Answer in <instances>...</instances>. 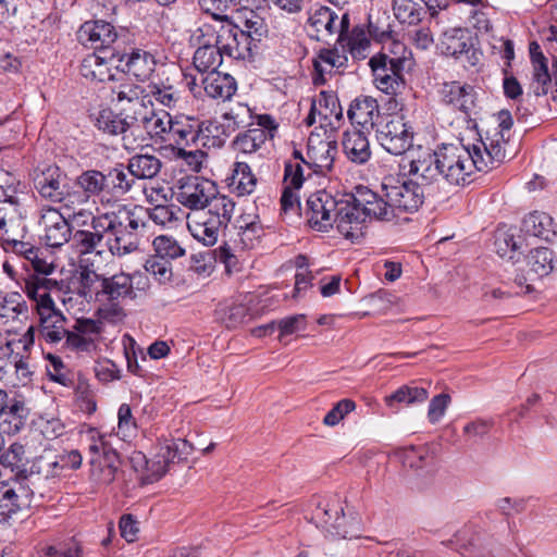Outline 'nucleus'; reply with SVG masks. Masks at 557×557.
I'll list each match as a JSON object with an SVG mask.
<instances>
[{
  "label": "nucleus",
  "mask_w": 557,
  "mask_h": 557,
  "mask_svg": "<svg viewBox=\"0 0 557 557\" xmlns=\"http://www.w3.org/2000/svg\"><path fill=\"white\" fill-rule=\"evenodd\" d=\"M496 122L497 125L471 147L460 143L437 147L443 180L450 185L465 186L472 182L476 172H487L506 160L509 154L512 116L509 111L502 110Z\"/></svg>",
  "instance_id": "1"
},
{
  "label": "nucleus",
  "mask_w": 557,
  "mask_h": 557,
  "mask_svg": "<svg viewBox=\"0 0 557 557\" xmlns=\"http://www.w3.org/2000/svg\"><path fill=\"white\" fill-rule=\"evenodd\" d=\"M143 213L141 209L123 203H115L104 212L98 211L89 230L72 234V245L81 255L100 253L103 247L117 257L132 253L139 247Z\"/></svg>",
  "instance_id": "2"
},
{
  "label": "nucleus",
  "mask_w": 557,
  "mask_h": 557,
  "mask_svg": "<svg viewBox=\"0 0 557 557\" xmlns=\"http://www.w3.org/2000/svg\"><path fill=\"white\" fill-rule=\"evenodd\" d=\"M33 181L39 196L49 202L63 203L69 209L86 203V197L71 190L66 174L55 164L35 169Z\"/></svg>",
  "instance_id": "3"
},
{
  "label": "nucleus",
  "mask_w": 557,
  "mask_h": 557,
  "mask_svg": "<svg viewBox=\"0 0 557 557\" xmlns=\"http://www.w3.org/2000/svg\"><path fill=\"white\" fill-rule=\"evenodd\" d=\"M393 46L394 50H383L369 61L376 88L388 95L396 94L405 84L403 72L411 63L405 55L406 47L403 44L394 42Z\"/></svg>",
  "instance_id": "4"
},
{
  "label": "nucleus",
  "mask_w": 557,
  "mask_h": 557,
  "mask_svg": "<svg viewBox=\"0 0 557 557\" xmlns=\"http://www.w3.org/2000/svg\"><path fill=\"white\" fill-rule=\"evenodd\" d=\"M132 285L128 283V274L119 273L103 278L101 289L96 293L99 302L97 313L101 319L110 322H119L125 317L122 304L132 298Z\"/></svg>",
  "instance_id": "5"
},
{
  "label": "nucleus",
  "mask_w": 557,
  "mask_h": 557,
  "mask_svg": "<svg viewBox=\"0 0 557 557\" xmlns=\"http://www.w3.org/2000/svg\"><path fill=\"white\" fill-rule=\"evenodd\" d=\"M383 190L393 210L394 221L406 220V214H412L424 202V193L419 183L411 180L398 181L393 177L384 178Z\"/></svg>",
  "instance_id": "6"
},
{
  "label": "nucleus",
  "mask_w": 557,
  "mask_h": 557,
  "mask_svg": "<svg viewBox=\"0 0 557 557\" xmlns=\"http://www.w3.org/2000/svg\"><path fill=\"white\" fill-rule=\"evenodd\" d=\"M414 132L403 115H388L376 128V140L381 147L393 156H401L413 144Z\"/></svg>",
  "instance_id": "7"
},
{
  "label": "nucleus",
  "mask_w": 557,
  "mask_h": 557,
  "mask_svg": "<svg viewBox=\"0 0 557 557\" xmlns=\"http://www.w3.org/2000/svg\"><path fill=\"white\" fill-rule=\"evenodd\" d=\"M530 60L532 64V75L528 87L527 100L539 99L548 94L554 82L555 89L552 91V98L557 100V59L553 61V74L548 71L547 59L543 54L540 45L532 41L529 46Z\"/></svg>",
  "instance_id": "8"
},
{
  "label": "nucleus",
  "mask_w": 557,
  "mask_h": 557,
  "mask_svg": "<svg viewBox=\"0 0 557 557\" xmlns=\"http://www.w3.org/2000/svg\"><path fill=\"white\" fill-rule=\"evenodd\" d=\"M216 184L202 176L188 175L181 177L174 193L176 201L183 207L197 212L206 209L208 201L216 193Z\"/></svg>",
  "instance_id": "9"
},
{
  "label": "nucleus",
  "mask_w": 557,
  "mask_h": 557,
  "mask_svg": "<svg viewBox=\"0 0 557 557\" xmlns=\"http://www.w3.org/2000/svg\"><path fill=\"white\" fill-rule=\"evenodd\" d=\"M133 120L134 125L138 126L137 132L133 134L137 140V148L144 145L145 135L156 143H165L172 123V116L168 112H154L145 106L143 110L134 111Z\"/></svg>",
  "instance_id": "10"
},
{
  "label": "nucleus",
  "mask_w": 557,
  "mask_h": 557,
  "mask_svg": "<svg viewBox=\"0 0 557 557\" xmlns=\"http://www.w3.org/2000/svg\"><path fill=\"white\" fill-rule=\"evenodd\" d=\"M326 190H318L310 195L307 200V216L309 226L318 232H327L336 221V211L339 209V201Z\"/></svg>",
  "instance_id": "11"
},
{
  "label": "nucleus",
  "mask_w": 557,
  "mask_h": 557,
  "mask_svg": "<svg viewBox=\"0 0 557 557\" xmlns=\"http://www.w3.org/2000/svg\"><path fill=\"white\" fill-rule=\"evenodd\" d=\"M117 50L104 49L102 52L87 54L79 66L81 75L90 82L112 83L120 71Z\"/></svg>",
  "instance_id": "12"
},
{
  "label": "nucleus",
  "mask_w": 557,
  "mask_h": 557,
  "mask_svg": "<svg viewBox=\"0 0 557 557\" xmlns=\"http://www.w3.org/2000/svg\"><path fill=\"white\" fill-rule=\"evenodd\" d=\"M95 126L109 135H121L123 147L126 150H135L137 148V140L133 137L134 132H137L134 125L133 114H120L113 112L111 109H102L95 115Z\"/></svg>",
  "instance_id": "13"
},
{
  "label": "nucleus",
  "mask_w": 557,
  "mask_h": 557,
  "mask_svg": "<svg viewBox=\"0 0 557 557\" xmlns=\"http://www.w3.org/2000/svg\"><path fill=\"white\" fill-rule=\"evenodd\" d=\"M102 321L78 318L70 330L63 347L75 351L91 352L96 350L98 343L102 338Z\"/></svg>",
  "instance_id": "14"
},
{
  "label": "nucleus",
  "mask_w": 557,
  "mask_h": 557,
  "mask_svg": "<svg viewBox=\"0 0 557 557\" xmlns=\"http://www.w3.org/2000/svg\"><path fill=\"white\" fill-rule=\"evenodd\" d=\"M338 152L337 143L329 137H321L319 134H311L307 144V169L314 174L326 175L334 166Z\"/></svg>",
  "instance_id": "15"
},
{
  "label": "nucleus",
  "mask_w": 557,
  "mask_h": 557,
  "mask_svg": "<svg viewBox=\"0 0 557 557\" xmlns=\"http://www.w3.org/2000/svg\"><path fill=\"white\" fill-rule=\"evenodd\" d=\"M349 196L366 219L386 222L394 221L393 210L389 207V201L386 200L383 184L381 185L380 194L366 186H357L355 193Z\"/></svg>",
  "instance_id": "16"
},
{
  "label": "nucleus",
  "mask_w": 557,
  "mask_h": 557,
  "mask_svg": "<svg viewBox=\"0 0 557 557\" xmlns=\"http://www.w3.org/2000/svg\"><path fill=\"white\" fill-rule=\"evenodd\" d=\"M38 225L41 230V239L49 247H61L72 237L70 223L55 208H41Z\"/></svg>",
  "instance_id": "17"
},
{
  "label": "nucleus",
  "mask_w": 557,
  "mask_h": 557,
  "mask_svg": "<svg viewBox=\"0 0 557 557\" xmlns=\"http://www.w3.org/2000/svg\"><path fill=\"white\" fill-rule=\"evenodd\" d=\"M438 95L441 102L453 110L460 111L466 116H471L476 108V92L472 85L459 81L444 82Z\"/></svg>",
  "instance_id": "18"
},
{
  "label": "nucleus",
  "mask_w": 557,
  "mask_h": 557,
  "mask_svg": "<svg viewBox=\"0 0 557 557\" xmlns=\"http://www.w3.org/2000/svg\"><path fill=\"white\" fill-rule=\"evenodd\" d=\"M77 38L83 45H89L96 52L102 50H116L114 47L119 39L116 28L103 20L85 22L77 32Z\"/></svg>",
  "instance_id": "19"
},
{
  "label": "nucleus",
  "mask_w": 557,
  "mask_h": 557,
  "mask_svg": "<svg viewBox=\"0 0 557 557\" xmlns=\"http://www.w3.org/2000/svg\"><path fill=\"white\" fill-rule=\"evenodd\" d=\"M438 49L447 57L459 59L465 57L470 65L479 62V55L473 48L472 37L468 29L450 28L445 30L440 39Z\"/></svg>",
  "instance_id": "20"
},
{
  "label": "nucleus",
  "mask_w": 557,
  "mask_h": 557,
  "mask_svg": "<svg viewBox=\"0 0 557 557\" xmlns=\"http://www.w3.org/2000/svg\"><path fill=\"white\" fill-rule=\"evenodd\" d=\"M312 520L318 528L325 532L326 536L333 540L354 536L346 525L344 510L339 505L329 503L318 505L312 512Z\"/></svg>",
  "instance_id": "21"
},
{
  "label": "nucleus",
  "mask_w": 557,
  "mask_h": 557,
  "mask_svg": "<svg viewBox=\"0 0 557 557\" xmlns=\"http://www.w3.org/2000/svg\"><path fill=\"white\" fill-rule=\"evenodd\" d=\"M334 224L339 234L350 240H357L363 236L367 219L347 195L339 201V209L336 211Z\"/></svg>",
  "instance_id": "22"
},
{
  "label": "nucleus",
  "mask_w": 557,
  "mask_h": 557,
  "mask_svg": "<svg viewBox=\"0 0 557 557\" xmlns=\"http://www.w3.org/2000/svg\"><path fill=\"white\" fill-rule=\"evenodd\" d=\"M320 119V124L336 127L343 121V108L337 96L329 91H320L315 99L312 100L310 113L306 117L308 125H312Z\"/></svg>",
  "instance_id": "23"
},
{
  "label": "nucleus",
  "mask_w": 557,
  "mask_h": 557,
  "mask_svg": "<svg viewBox=\"0 0 557 557\" xmlns=\"http://www.w3.org/2000/svg\"><path fill=\"white\" fill-rule=\"evenodd\" d=\"M117 58L121 59V62H119L120 71L141 82L151 76L157 64L154 55L140 48H133L129 52L117 50Z\"/></svg>",
  "instance_id": "24"
},
{
  "label": "nucleus",
  "mask_w": 557,
  "mask_h": 557,
  "mask_svg": "<svg viewBox=\"0 0 557 557\" xmlns=\"http://www.w3.org/2000/svg\"><path fill=\"white\" fill-rule=\"evenodd\" d=\"M222 42L220 50L226 57L235 60L251 59L257 47L251 44V39L243 35L238 25L226 23L222 32Z\"/></svg>",
  "instance_id": "25"
},
{
  "label": "nucleus",
  "mask_w": 557,
  "mask_h": 557,
  "mask_svg": "<svg viewBox=\"0 0 557 557\" xmlns=\"http://www.w3.org/2000/svg\"><path fill=\"white\" fill-rule=\"evenodd\" d=\"M33 492L20 482L0 484V516L10 518L17 511L28 508Z\"/></svg>",
  "instance_id": "26"
},
{
  "label": "nucleus",
  "mask_w": 557,
  "mask_h": 557,
  "mask_svg": "<svg viewBox=\"0 0 557 557\" xmlns=\"http://www.w3.org/2000/svg\"><path fill=\"white\" fill-rule=\"evenodd\" d=\"M187 228L190 235L205 246L216 244L220 233L225 227L211 219L203 210L188 213L186 216Z\"/></svg>",
  "instance_id": "27"
},
{
  "label": "nucleus",
  "mask_w": 557,
  "mask_h": 557,
  "mask_svg": "<svg viewBox=\"0 0 557 557\" xmlns=\"http://www.w3.org/2000/svg\"><path fill=\"white\" fill-rule=\"evenodd\" d=\"M347 116L352 128L359 126L361 131L371 132L380 116L379 103L373 97L358 96L350 102Z\"/></svg>",
  "instance_id": "28"
},
{
  "label": "nucleus",
  "mask_w": 557,
  "mask_h": 557,
  "mask_svg": "<svg viewBox=\"0 0 557 557\" xmlns=\"http://www.w3.org/2000/svg\"><path fill=\"white\" fill-rule=\"evenodd\" d=\"M370 132L354 127L343 134L342 145L346 158L358 165L366 164L372 156L368 135Z\"/></svg>",
  "instance_id": "29"
},
{
  "label": "nucleus",
  "mask_w": 557,
  "mask_h": 557,
  "mask_svg": "<svg viewBox=\"0 0 557 557\" xmlns=\"http://www.w3.org/2000/svg\"><path fill=\"white\" fill-rule=\"evenodd\" d=\"M408 173L417 176L423 184H432L442 177V166L435 150H421L417 157L409 162Z\"/></svg>",
  "instance_id": "30"
},
{
  "label": "nucleus",
  "mask_w": 557,
  "mask_h": 557,
  "mask_svg": "<svg viewBox=\"0 0 557 557\" xmlns=\"http://www.w3.org/2000/svg\"><path fill=\"white\" fill-rule=\"evenodd\" d=\"M234 227L243 249L253 248L264 235L263 224L255 212L242 213L236 219Z\"/></svg>",
  "instance_id": "31"
},
{
  "label": "nucleus",
  "mask_w": 557,
  "mask_h": 557,
  "mask_svg": "<svg viewBox=\"0 0 557 557\" xmlns=\"http://www.w3.org/2000/svg\"><path fill=\"white\" fill-rule=\"evenodd\" d=\"M48 275L28 274L24 282L23 290L27 297L35 302L36 311L41 306H51L54 304L50 292L59 287L57 280L47 277Z\"/></svg>",
  "instance_id": "32"
},
{
  "label": "nucleus",
  "mask_w": 557,
  "mask_h": 557,
  "mask_svg": "<svg viewBox=\"0 0 557 557\" xmlns=\"http://www.w3.org/2000/svg\"><path fill=\"white\" fill-rule=\"evenodd\" d=\"M393 11L400 23L417 25L422 21L426 11L434 15L435 7L431 0H393Z\"/></svg>",
  "instance_id": "33"
},
{
  "label": "nucleus",
  "mask_w": 557,
  "mask_h": 557,
  "mask_svg": "<svg viewBox=\"0 0 557 557\" xmlns=\"http://www.w3.org/2000/svg\"><path fill=\"white\" fill-rule=\"evenodd\" d=\"M135 469L141 470V480L144 483L150 484L159 481L168 471L171 463L170 459L165 458V454L160 451V445L158 444V453L147 459L141 453H137L132 458Z\"/></svg>",
  "instance_id": "34"
},
{
  "label": "nucleus",
  "mask_w": 557,
  "mask_h": 557,
  "mask_svg": "<svg viewBox=\"0 0 557 557\" xmlns=\"http://www.w3.org/2000/svg\"><path fill=\"white\" fill-rule=\"evenodd\" d=\"M337 14L327 7L311 9L308 17V32L318 40L336 34Z\"/></svg>",
  "instance_id": "35"
},
{
  "label": "nucleus",
  "mask_w": 557,
  "mask_h": 557,
  "mask_svg": "<svg viewBox=\"0 0 557 557\" xmlns=\"http://www.w3.org/2000/svg\"><path fill=\"white\" fill-rule=\"evenodd\" d=\"M110 90L111 102L120 106L123 112L129 110L134 114V111L143 110L145 107L143 102L144 89L134 83L124 82L119 85H111Z\"/></svg>",
  "instance_id": "36"
},
{
  "label": "nucleus",
  "mask_w": 557,
  "mask_h": 557,
  "mask_svg": "<svg viewBox=\"0 0 557 557\" xmlns=\"http://www.w3.org/2000/svg\"><path fill=\"white\" fill-rule=\"evenodd\" d=\"M35 327L30 325L27 331L17 337L13 330L0 332V369L4 368L15 355V349L22 347L26 352L34 344Z\"/></svg>",
  "instance_id": "37"
},
{
  "label": "nucleus",
  "mask_w": 557,
  "mask_h": 557,
  "mask_svg": "<svg viewBox=\"0 0 557 557\" xmlns=\"http://www.w3.org/2000/svg\"><path fill=\"white\" fill-rule=\"evenodd\" d=\"M202 85L208 97L221 101L230 100L237 90L235 78L221 72H210L202 79Z\"/></svg>",
  "instance_id": "38"
},
{
  "label": "nucleus",
  "mask_w": 557,
  "mask_h": 557,
  "mask_svg": "<svg viewBox=\"0 0 557 557\" xmlns=\"http://www.w3.org/2000/svg\"><path fill=\"white\" fill-rule=\"evenodd\" d=\"M258 185V178L251 168L245 161H236L233 164L231 176L227 177L230 190L238 197L251 195Z\"/></svg>",
  "instance_id": "39"
},
{
  "label": "nucleus",
  "mask_w": 557,
  "mask_h": 557,
  "mask_svg": "<svg viewBox=\"0 0 557 557\" xmlns=\"http://www.w3.org/2000/svg\"><path fill=\"white\" fill-rule=\"evenodd\" d=\"M120 457L116 451H109L104 456L90 458V476L94 482L100 485L111 484L120 468Z\"/></svg>",
  "instance_id": "40"
},
{
  "label": "nucleus",
  "mask_w": 557,
  "mask_h": 557,
  "mask_svg": "<svg viewBox=\"0 0 557 557\" xmlns=\"http://www.w3.org/2000/svg\"><path fill=\"white\" fill-rule=\"evenodd\" d=\"M198 122L194 119L180 116L172 119L165 144L176 146L198 145Z\"/></svg>",
  "instance_id": "41"
},
{
  "label": "nucleus",
  "mask_w": 557,
  "mask_h": 557,
  "mask_svg": "<svg viewBox=\"0 0 557 557\" xmlns=\"http://www.w3.org/2000/svg\"><path fill=\"white\" fill-rule=\"evenodd\" d=\"M393 458L410 469H424L435 463L434 453L424 445L399 448L395 450Z\"/></svg>",
  "instance_id": "42"
},
{
  "label": "nucleus",
  "mask_w": 557,
  "mask_h": 557,
  "mask_svg": "<svg viewBox=\"0 0 557 557\" xmlns=\"http://www.w3.org/2000/svg\"><path fill=\"white\" fill-rule=\"evenodd\" d=\"M28 410L25 404L11 398L7 407L0 413V432L9 435L16 434L25 425Z\"/></svg>",
  "instance_id": "43"
},
{
  "label": "nucleus",
  "mask_w": 557,
  "mask_h": 557,
  "mask_svg": "<svg viewBox=\"0 0 557 557\" xmlns=\"http://www.w3.org/2000/svg\"><path fill=\"white\" fill-rule=\"evenodd\" d=\"M347 58L339 53L337 49H321L313 60V67L315 75L313 83L321 85L326 82V75H330L334 70L345 66Z\"/></svg>",
  "instance_id": "44"
},
{
  "label": "nucleus",
  "mask_w": 557,
  "mask_h": 557,
  "mask_svg": "<svg viewBox=\"0 0 557 557\" xmlns=\"http://www.w3.org/2000/svg\"><path fill=\"white\" fill-rule=\"evenodd\" d=\"M270 134L262 128H250L238 134L233 140V148L237 153L244 156H261Z\"/></svg>",
  "instance_id": "45"
},
{
  "label": "nucleus",
  "mask_w": 557,
  "mask_h": 557,
  "mask_svg": "<svg viewBox=\"0 0 557 557\" xmlns=\"http://www.w3.org/2000/svg\"><path fill=\"white\" fill-rule=\"evenodd\" d=\"M198 145L201 147L220 148L233 133L226 128L224 122L208 120L198 123Z\"/></svg>",
  "instance_id": "46"
},
{
  "label": "nucleus",
  "mask_w": 557,
  "mask_h": 557,
  "mask_svg": "<svg viewBox=\"0 0 557 557\" xmlns=\"http://www.w3.org/2000/svg\"><path fill=\"white\" fill-rule=\"evenodd\" d=\"M104 183L106 198L109 201L110 197L120 198L126 195L133 187L135 180L123 165H117L104 174Z\"/></svg>",
  "instance_id": "47"
},
{
  "label": "nucleus",
  "mask_w": 557,
  "mask_h": 557,
  "mask_svg": "<svg viewBox=\"0 0 557 557\" xmlns=\"http://www.w3.org/2000/svg\"><path fill=\"white\" fill-rule=\"evenodd\" d=\"M312 173V170L307 169V162L302 153L295 149L292 159L285 162L284 184L288 188L299 189Z\"/></svg>",
  "instance_id": "48"
},
{
  "label": "nucleus",
  "mask_w": 557,
  "mask_h": 557,
  "mask_svg": "<svg viewBox=\"0 0 557 557\" xmlns=\"http://www.w3.org/2000/svg\"><path fill=\"white\" fill-rule=\"evenodd\" d=\"M522 231L529 236L548 240L555 235L554 220L545 212L534 211L523 219Z\"/></svg>",
  "instance_id": "49"
},
{
  "label": "nucleus",
  "mask_w": 557,
  "mask_h": 557,
  "mask_svg": "<svg viewBox=\"0 0 557 557\" xmlns=\"http://www.w3.org/2000/svg\"><path fill=\"white\" fill-rule=\"evenodd\" d=\"M429 397V392L416 385H403L385 396L384 403L388 408H398V406H411L424 403Z\"/></svg>",
  "instance_id": "50"
},
{
  "label": "nucleus",
  "mask_w": 557,
  "mask_h": 557,
  "mask_svg": "<svg viewBox=\"0 0 557 557\" xmlns=\"http://www.w3.org/2000/svg\"><path fill=\"white\" fill-rule=\"evenodd\" d=\"M131 208L129 206H127ZM132 208H139L144 211L143 213V226L139 228V232L143 231L146 226L145 218L148 216L154 224L161 226H172L180 220L178 214L181 213V208L175 205L161 203L153 206L152 208H144L141 206H133Z\"/></svg>",
  "instance_id": "51"
},
{
  "label": "nucleus",
  "mask_w": 557,
  "mask_h": 557,
  "mask_svg": "<svg viewBox=\"0 0 557 557\" xmlns=\"http://www.w3.org/2000/svg\"><path fill=\"white\" fill-rule=\"evenodd\" d=\"M27 306L18 293H10L0 299V322L3 325L22 322L26 318Z\"/></svg>",
  "instance_id": "52"
},
{
  "label": "nucleus",
  "mask_w": 557,
  "mask_h": 557,
  "mask_svg": "<svg viewBox=\"0 0 557 557\" xmlns=\"http://www.w3.org/2000/svg\"><path fill=\"white\" fill-rule=\"evenodd\" d=\"M162 166L159 158L152 154H135L127 163L126 170L133 177L151 180L158 175Z\"/></svg>",
  "instance_id": "53"
},
{
  "label": "nucleus",
  "mask_w": 557,
  "mask_h": 557,
  "mask_svg": "<svg viewBox=\"0 0 557 557\" xmlns=\"http://www.w3.org/2000/svg\"><path fill=\"white\" fill-rule=\"evenodd\" d=\"M206 208L207 210L203 209L205 213L222 224L224 227H227L234 214L235 202L232 198L220 194L216 189L214 197L208 201Z\"/></svg>",
  "instance_id": "54"
},
{
  "label": "nucleus",
  "mask_w": 557,
  "mask_h": 557,
  "mask_svg": "<svg viewBox=\"0 0 557 557\" xmlns=\"http://www.w3.org/2000/svg\"><path fill=\"white\" fill-rule=\"evenodd\" d=\"M75 184L82 189L81 195L86 197V202L90 197L102 195L101 202L106 198L104 173L98 170L84 171L76 177Z\"/></svg>",
  "instance_id": "55"
},
{
  "label": "nucleus",
  "mask_w": 557,
  "mask_h": 557,
  "mask_svg": "<svg viewBox=\"0 0 557 557\" xmlns=\"http://www.w3.org/2000/svg\"><path fill=\"white\" fill-rule=\"evenodd\" d=\"M527 263L529 273L544 277L554 269V252L547 247L532 249L528 255Z\"/></svg>",
  "instance_id": "56"
},
{
  "label": "nucleus",
  "mask_w": 557,
  "mask_h": 557,
  "mask_svg": "<svg viewBox=\"0 0 557 557\" xmlns=\"http://www.w3.org/2000/svg\"><path fill=\"white\" fill-rule=\"evenodd\" d=\"M222 121L226 124V128L234 133L240 127H246L252 123L253 115L250 107L243 102L233 104L221 116Z\"/></svg>",
  "instance_id": "57"
},
{
  "label": "nucleus",
  "mask_w": 557,
  "mask_h": 557,
  "mask_svg": "<svg viewBox=\"0 0 557 557\" xmlns=\"http://www.w3.org/2000/svg\"><path fill=\"white\" fill-rule=\"evenodd\" d=\"M224 54L218 48L198 47L194 53V65L199 72H218Z\"/></svg>",
  "instance_id": "58"
},
{
  "label": "nucleus",
  "mask_w": 557,
  "mask_h": 557,
  "mask_svg": "<svg viewBox=\"0 0 557 557\" xmlns=\"http://www.w3.org/2000/svg\"><path fill=\"white\" fill-rule=\"evenodd\" d=\"M225 24L219 22L216 24L205 23L199 26L194 35L198 47H211L220 49L222 42V32Z\"/></svg>",
  "instance_id": "59"
},
{
  "label": "nucleus",
  "mask_w": 557,
  "mask_h": 557,
  "mask_svg": "<svg viewBox=\"0 0 557 557\" xmlns=\"http://www.w3.org/2000/svg\"><path fill=\"white\" fill-rule=\"evenodd\" d=\"M75 404L82 412L88 416L97 410L96 389L86 380H78L75 386Z\"/></svg>",
  "instance_id": "60"
},
{
  "label": "nucleus",
  "mask_w": 557,
  "mask_h": 557,
  "mask_svg": "<svg viewBox=\"0 0 557 557\" xmlns=\"http://www.w3.org/2000/svg\"><path fill=\"white\" fill-rule=\"evenodd\" d=\"M239 30L243 32L244 36H247V39H251V44L258 48V44L268 33V27L261 16L253 11H249L243 20Z\"/></svg>",
  "instance_id": "61"
},
{
  "label": "nucleus",
  "mask_w": 557,
  "mask_h": 557,
  "mask_svg": "<svg viewBox=\"0 0 557 557\" xmlns=\"http://www.w3.org/2000/svg\"><path fill=\"white\" fill-rule=\"evenodd\" d=\"M0 219L7 220L12 231H17V224L24 223L25 211L16 196H9L0 201Z\"/></svg>",
  "instance_id": "62"
},
{
  "label": "nucleus",
  "mask_w": 557,
  "mask_h": 557,
  "mask_svg": "<svg viewBox=\"0 0 557 557\" xmlns=\"http://www.w3.org/2000/svg\"><path fill=\"white\" fill-rule=\"evenodd\" d=\"M160 451L173 462L175 459H186L194 450L193 445L184 438H163L159 441Z\"/></svg>",
  "instance_id": "63"
},
{
  "label": "nucleus",
  "mask_w": 557,
  "mask_h": 557,
  "mask_svg": "<svg viewBox=\"0 0 557 557\" xmlns=\"http://www.w3.org/2000/svg\"><path fill=\"white\" fill-rule=\"evenodd\" d=\"M153 249L162 259H177L185 255L186 250L172 236L159 235L152 242Z\"/></svg>",
  "instance_id": "64"
}]
</instances>
